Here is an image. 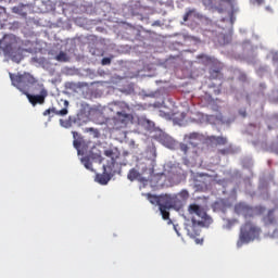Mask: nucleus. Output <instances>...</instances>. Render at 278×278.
<instances>
[{
	"label": "nucleus",
	"instance_id": "obj_19",
	"mask_svg": "<svg viewBox=\"0 0 278 278\" xmlns=\"http://www.w3.org/2000/svg\"><path fill=\"white\" fill-rule=\"evenodd\" d=\"M215 66H217L216 70H211L210 75L212 79H217V77L220 75V71H223V63L218 61V63H215Z\"/></svg>",
	"mask_w": 278,
	"mask_h": 278
},
{
	"label": "nucleus",
	"instance_id": "obj_27",
	"mask_svg": "<svg viewBox=\"0 0 278 278\" xmlns=\"http://www.w3.org/2000/svg\"><path fill=\"white\" fill-rule=\"evenodd\" d=\"M178 197H180V199H182V201H188V199H190V193L188 192V190H181L178 193Z\"/></svg>",
	"mask_w": 278,
	"mask_h": 278
},
{
	"label": "nucleus",
	"instance_id": "obj_3",
	"mask_svg": "<svg viewBox=\"0 0 278 278\" xmlns=\"http://www.w3.org/2000/svg\"><path fill=\"white\" fill-rule=\"evenodd\" d=\"M179 205H181V201L177 194H161L159 210L163 220H169L170 212H168V210H173V207H179Z\"/></svg>",
	"mask_w": 278,
	"mask_h": 278
},
{
	"label": "nucleus",
	"instance_id": "obj_29",
	"mask_svg": "<svg viewBox=\"0 0 278 278\" xmlns=\"http://www.w3.org/2000/svg\"><path fill=\"white\" fill-rule=\"evenodd\" d=\"M271 60H273L274 64H278V53L277 52L273 53Z\"/></svg>",
	"mask_w": 278,
	"mask_h": 278
},
{
	"label": "nucleus",
	"instance_id": "obj_11",
	"mask_svg": "<svg viewBox=\"0 0 278 278\" xmlns=\"http://www.w3.org/2000/svg\"><path fill=\"white\" fill-rule=\"evenodd\" d=\"M263 223L265 227H270L273 225H277L278 219L275 215V210H269L267 214L263 217Z\"/></svg>",
	"mask_w": 278,
	"mask_h": 278
},
{
	"label": "nucleus",
	"instance_id": "obj_20",
	"mask_svg": "<svg viewBox=\"0 0 278 278\" xmlns=\"http://www.w3.org/2000/svg\"><path fill=\"white\" fill-rule=\"evenodd\" d=\"M248 206H249V205H247V204H244V203H242V202L236 204V205H235V212H236V214H238L239 216H243V214H244V212L247 211V207H248Z\"/></svg>",
	"mask_w": 278,
	"mask_h": 278
},
{
	"label": "nucleus",
	"instance_id": "obj_18",
	"mask_svg": "<svg viewBox=\"0 0 278 278\" xmlns=\"http://www.w3.org/2000/svg\"><path fill=\"white\" fill-rule=\"evenodd\" d=\"M220 1H225V3L232 5V11H231L230 16H231L232 23H236V16H233V15L240 11V9H238L236 0H220Z\"/></svg>",
	"mask_w": 278,
	"mask_h": 278
},
{
	"label": "nucleus",
	"instance_id": "obj_17",
	"mask_svg": "<svg viewBox=\"0 0 278 278\" xmlns=\"http://www.w3.org/2000/svg\"><path fill=\"white\" fill-rule=\"evenodd\" d=\"M10 58L12 62H16V64H20L23 61V51H21V49L16 51H11Z\"/></svg>",
	"mask_w": 278,
	"mask_h": 278
},
{
	"label": "nucleus",
	"instance_id": "obj_37",
	"mask_svg": "<svg viewBox=\"0 0 278 278\" xmlns=\"http://www.w3.org/2000/svg\"><path fill=\"white\" fill-rule=\"evenodd\" d=\"M242 116H247V113L244 112V113H242Z\"/></svg>",
	"mask_w": 278,
	"mask_h": 278
},
{
	"label": "nucleus",
	"instance_id": "obj_10",
	"mask_svg": "<svg viewBox=\"0 0 278 278\" xmlns=\"http://www.w3.org/2000/svg\"><path fill=\"white\" fill-rule=\"evenodd\" d=\"M264 212H266V207L258 205L255 208L253 207H245V211L243 213V217L244 218H253V216H255V214H264Z\"/></svg>",
	"mask_w": 278,
	"mask_h": 278
},
{
	"label": "nucleus",
	"instance_id": "obj_23",
	"mask_svg": "<svg viewBox=\"0 0 278 278\" xmlns=\"http://www.w3.org/2000/svg\"><path fill=\"white\" fill-rule=\"evenodd\" d=\"M147 197H148V201L152 205H159L160 206V195H153L151 193H148Z\"/></svg>",
	"mask_w": 278,
	"mask_h": 278
},
{
	"label": "nucleus",
	"instance_id": "obj_31",
	"mask_svg": "<svg viewBox=\"0 0 278 278\" xmlns=\"http://www.w3.org/2000/svg\"><path fill=\"white\" fill-rule=\"evenodd\" d=\"M218 153L220 155H227V153H229V149H220V150H218Z\"/></svg>",
	"mask_w": 278,
	"mask_h": 278
},
{
	"label": "nucleus",
	"instance_id": "obj_14",
	"mask_svg": "<svg viewBox=\"0 0 278 278\" xmlns=\"http://www.w3.org/2000/svg\"><path fill=\"white\" fill-rule=\"evenodd\" d=\"M198 60H201L202 64H218V60H216V58L207 54H199Z\"/></svg>",
	"mask_w": 278,
	"mask_h": 278
},
{
	"label": "nucleus",
	"instance_id": "obj_12",
	"mask_svg": "<svg viewBox=\"0 0 278 278\" xmlns=\"http://www.w3.org/2000/svg\"><path fill=\"white\" fill-rule=\"evenodd\" d=\"M199 223H193L187 226V233L190 238H197L201 236V228H199Z\"/></svg>",
	"mask_w": 278,
	"mask_h": 278
},
{
	"label": "nucleus",
	"instance_id": "obj_38",
	"mask_svg": "<svg viewBox=\"0 0 278 278\" xmlns=\"http://www.w3.org/2000/svg\"><path fill=\"white\" fill-rule=\"evenodd\" d=\"M90 131H94V128H90Z\"/></svg>",
	"mask_w": 278,
	"mask_h": 278
},
{
	"label": "nucleus",
	"instance_id": "obj_30",
	"mask_svg": "<svg viewBox=\"0 0 278 278\" xmlns=\"http://www.w3.org/2000/svg\"><path fill=\"white\" fill-rule=\"evenodd\" d=\"M152 27H162V22H161L160 20L154 21V22L152 23Z\"/></svg>",
	"mask_w": 278,
	"mask_h": 278
},
{
	"label": "nucleus",
	"instance_id": "obj_26",
	"mask_svg": "<svg viewBox=\"0 0 278 278\" xmlns=\"http://www.w3.org/2000/svg\"><path fill=\"white\" fill-rule=\"evenodd\" d=\"M185 140H199V134L198 132H190L188 135H185Z\"/></svg>",
	"mask_w": 278,
	"mask_h": 278
},
{
	"label": "nucleus",
	"instance_id": "obj_8",
	"mask_svg": "<svg viewBox=\"0 0 278 278\" xmlns=\"http://www.w3.org/2000/svg\"><path fill=\"white\" fill-rule=\"evenodd\" d=\"M61 127H64L65 129H71L73 125H81V114H77L75 116H70L67 119H60Z\"/></svg>",
	"mask_w": 278,
	"mask_h": 278
},
{
	"label": "nucleus",
	"instance_id": "obj_34",
	"mask_svg": "<svg viewBox=\"0 0 278 278\" xmlns=\"http://www.w3.org/2000/svg\"><path fill=\"white\" fill-rule=\"evenodd\" d=\"M104 155H106V157H112V155H114V151H112V150H106V151L104 152Z\"/></svg>",
	"mask_w": 278,
	"mask_h": 278
},
{
	"label": "nucleus",
	"instance_id": "obj_33",
	"mask_svg": "<svg viewBox=\"0 0 278 278\" xmlns=\"http://www.w3.org/2000/svg\"><path fill=\"white\" fill-rule=\"evenodd\" d=\"M253 5H263L264 0H252Z\"/></svg>",
	"mask_w": 278,
	"mask_h": 278
},
{
	"label": "nucleus",
	"instance_id": "obj_13",
	"mask_svg": "<svg viewBox=\"0 0 278 278\" xmlns=\"http://www.w3.org/2000/svg\"><path fill=\"white\" fill-rule=\"evenodd\" d=\"M208 140L212 144H216V147H225V144H227V137L211 136Z\"/></svg>",
	"mask_w": 278,
	"mask_h": 278
},
{
	"label": "nucleus",
	"instance_id": "obj_25",
	"mask_svg": "<svg viewBox=\"0 0 278 278\" xmlns=\"http://www.w3.org/2000/svg\"><path fill=\"white\" fill-rule=\"evenodd\" d=\"M56 62H68V54H66L65 52H60L56 56H55Z\"/></svg>",
	"mask_w": 278,
	"mask_h": 278
},
{
	"label": "nucleus",
	"instance_id": "obj_32",
	"mask_svg": "<svg viewBox=\"0 0 278 278\" xmlns=\"http://www.w3.org/2000/svg\"><path fill=\"white\" fill-rule=\"evenodd\" d=\"M227 229H231V227H233V220L232 219H228L227 224H226Z\"/></svg>",
	"mask_w": 278,
	"mask_h": 278
},
{
	"label": "nucleus",
	"instance_id": "obj_15",
	"mask_svg": "<svg viewBox=\"0 0 278 278\" xmlns=\"http://www.w3.org/2000/svg\"><path fill=\"white\" fill-rule=\"evenodd\" d=\"M190 18H199V13H197V9H187L182 21L185 23H188V21H190Z\"/></svg>",
	"mask_w": 278,
	"mask_h": 278
},
{
	"label": "nucleus",
	"instance_id": "obj_1",
	"mask_svg": "<svg viewBox=\"0 0 278 278\" xmlns=\"http://www.w3.org/2000/svg\"><path fill=\"white\" fill-rule=\"evenodd\" d=\"M110 110L115 113L111 118L115 129H125L134 119V115L129 114V105L125 102L115 103Z\"/></svg>",
	"mask_w": 278,
	"mask_h": 278
},
{
	"label": "nucleus",
	"instance_id": "obj_35",
	"mask_svg": "<svg viewBox=\"0 0 278 278\" xmlns=\"http://www.w3.org/2000/svg\"><path fill=\"white\" fill-rule=\"evenodd\" d=\"M180 149H181V151H184L185 153H188V146L187 144H181L180 146Z\"/></svg>",
	"mask_w": 278,
	"mask_h": 278
},
{
	"label": "nucleus",
	"instance_id": "obj_9",
	"mask_svg": "<svg viewBox=\"0 0 278 278\" xmlns=\"http://www.w3.org/2000/svg\"><path fill=\"white\" fill-rule=\"evenodd\" d=\"M73 134V147L78 151V154L81 153V149L86 146V141L84 140V137L77 132V131H72Z\"/></svg>",
	"mask_w": 278,
	"mask_h": 278
},
{
	"label": "nucleus",
	"instance_id": "obj_22",
	"mask_svg": "<svg viewBox=\"0 0 278 278\" xmlns=\"http://www.w3.org/2000/svg\"><path fill=\"white\" fill-rule=\"evenodd\" d=\"M139 177H140V172H138L136 168H131L128 172L127 179H129V181H136V179H138Z\"/></svg>",
	"mask_w": 278,
	"mask_h": 278
},
{
	"label": "nucleus",
	"instance_id": "obj_4",
	"mask_svg": "<svg viewBox=\"0 0 278 278\" xmlns=\"http://www.w3.org/2000/svg\"><path fill=\"white\" fill-rule=\"evenodd\" d=\"M10 79L12 84L25 94L27 90H29V87L34 86V84H37L38 80L29 73L25 72L24 74H10Z\"/></svg>",
	"mask_w": 278,
	"mask_h": 278
},
{
	"label": "nucleus",
	"instance_id": "obj_2",
	"mask_svg": "<svg viewBox=\"0 0 278 278\" xmlns=\"http://www.w3.org/2000/svg\"><path fill=\"white\" fill-rule=\"evenodd\" d=\"M262 236V228L257 226L254 222L247 220L240 227L239 239L237 241V247L240 249L243 244H249V242H254V240H260Z\"/></svg>",
	"mask_w": 278,
	"mask_h": 278
},
{
	"label": "nucleus",
	"instance_id": "obj_36",
	"mask_svg": "<svg viewBox=\"0 0 278 278\" xmlns=\"http://www.w3.org/2000/svg\"><path fill=\"white\" fill-rule=\"evenodd\" d=\"M5 51H12V43L5 45Z\"/></svg>",
	"mask_w": 278,
	"mask_h": 278
},
{
	"label": "nucleus",
	"instance_id": "obj_16",
	"mask_svg": "<svg viewBox=\"0 0 278 278\" xmlns=\"http://www.w3.org/2000/svg\"><path fill=\"white\" fill-rule=\"evenodd\" d=\"M96 179H97L98 184H101V186H108V184L110 182V179H112V177L110 176V174L103 173V174H98Z\"/></svg>",
	"mask_w": 278,
	"mask_h": 278
},
{
	"label": "nucleus",
	"instance_id": "obj_39",
	"mask_svg": "<svg viewBox=\"0 0 278 278\" xmlns=\"http://www.w3.org/2000/svg\"><path fill=\"white\" fill-rule=\"evenodd\" d=\"M4 40H8V37H4Z\"/></svg>",
	"mask_w": 278,
	"mask_h": 278
},
{
	"label": "nucleus",
	"instance_id": "obj_5",
	"mask_svg": "<svg viewBox=\"0 0 278 278\" xmlns=\"http://www.w3.org/2000/svg\"><path fill=\"white\" fill-rule=\"evenodd\" d=\"M188 212L191 214V216L198 217V219L192 217V223H198L199 227H208L212 223H214V220L205 212V208L197 203L190 204L188 206Z\"/></svg>",
	"mask_w": 278,
	"mask_h": 278
},
{
	"label": "nucleus",
	"instance_id": "obj_24",
	"mask_svg": "<svg viewBox=\"0 0 278 278\" xmlns=\"http://www.w3.org/2000/svg\"><path fill=\"white\" fill-rule=\"evenodd\" d=\"M81 164L87 168V170H92V162L90 161V157L85 156L81 159Z\"/></svg>",
	"mask_w": 278,
	"mask_h": 278
},
{
	"label": "nucleus",
	"instance_id": "obj_6",
	"mask_svg": "<svg viewBox=\"0 0 278 278\" xmlns=\"http://www.w3.org/2000/svg\"><path fill=\"white\" fill-rule=\"evenodd\" d=\"M58 104L62 108V109H55V108H50L48 110H46L43 112V116H49V118H53V114H55L56 116H66V114H68V100H64L61 99Z\"/></svg>",
	"mask_w": 278,
	"mask_h": 278
},
{
	"label": "nucleus",
	"instance_id": "obj_28",
	"mask_svg": "<svg viewBox=\"0 0 278 278\" xmlns=\"http://www.w3.org/2000/svg\"><path fill=\"white\" fill-rule=\"evenodd\" d=\"M102 66H108V64H112V59L103 58L101 61Z\"/></svg>",
	"mask_w": 278,
	"mask_h": 278
},
{
	"label": "nucleus",
	"instance_id": "obj_7",
	"mask_svg": "<svg viewBox=\"0 0 278 278\" xmlns=\"http://www.w3.org/2000/svg\"><path fill=\"white\" fill-rule=\"evenodd\" d=\"M24 94L27 97L29 103H31V105H42V103H45V99H47V96L49 94L47 92V89L42 88L40 90V94H30L28 91L24 92Z\"/></svg>",
	"mask_w": 278,
	"mask_h": 278
},
{
	"label": "nucleus",
	"instance_id": "obj_21",
	"mask_svg": "<svg viewBox=\"0 0 278 278\" xmlns=\"http://www.w3.org/2000/svg\"><path fill=\"white\" fill-rule=\"evenodd\" d=\"M13 14H20V16H27V13H25V5L18 4L16 7L12 8Z\"/></svg>",
	"mask_w": 278,
	"mask_h": 278
}]
</instances>
